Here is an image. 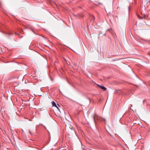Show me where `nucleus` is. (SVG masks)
Segmentation results:
<instances>
[{
    "label": "nucleus",
    "instance_id": "obj_4",
    "mask_svg": "<svg viewBox=\"0 0 150 150\" xmlns=\"http://www.w3.org/2000/svg\"><path fill=\"white\" fill-rule=\"evenodd\" d=\"M109 30H110V32L111 33H112V32H113V30H112V28H110V29H108L107 30H106V31H108Z\"/></svg>",
    "mask_w": 150,
    "mask_h": 150
},
{
    "label": "nucleus",
    "instance_id": "obj_2",
    "mask_svg": "<svg viewBox=\"0 0 150 150\" xmlns=\"http://www.w3.org/2000/svg\"><path fill=\"white\" fill-rule=\"evenodd\" d=\"M52 104L53 106H54L57 108L58 110H59L58 106L56 105L54 101H53L52 103Z\"/></svg>",
    "mask_w": 150,
    "mask_h": 150
},
{
    "label": "nucleus",
    "instance_id": "obj_8",
    "mask_svg": "<svg viewBox=\"0 0 150 150\" xmlns=\"http://www.w3.org/2000/svg\"><path fill=\"white\" fill-rule=\"evenodd\" d=\"M57 105L58 107H60V106L58 104H57Z\"/></svg>",
    "mask_w": 150,
    "mask_h": 150
},
{
    "label": "nucleus",
    "instance_id": "obj_5",
    "mask_svg": "<svg viewBox=\"0 0 150 150\" xmlns=\"http://www.w3.org/2000/svg\"><path fill=\"white\" fill-rule=\"evenodd\" d=\"M92 18H93V19L94 20L95 19V17L93 16H92Z\"/></svg>",
    "mask_w": 150,
    "mask_h": 150
},
{
    "label": "nucleus",
    "instance_id": "obj_7",
    "mask_svg": "<svg viewBox=\"0 0 150 150\" xmlns=\"http://www.w3.org/2000/svg\"><path fill=\"white\" fill-rule=\"evenodd\" d=\"M93 119H94V120L95 121V119L94 117H93Z\"/></svg>",
    "mask_w": 150,
    "mask_h": 150
},
{
    "label": "nucleus",
    "instance_id": "obj_10",
    "mask_svg": "<svg viewBox=\"0 0 150 150\" xmlns=\"http://www.w3.org/2000/svg\"><path fill=\"white\" fill-rule=\"evenodd\" d=\"M104 35H105V36H106V34H104Z\"/></svg>",
    "mask_w": 150,
    "mask_h": 150
},
{
    "label": "nucleus",
    "instance_id": "obj_6",
    "mask_svg": "<svg viewBox=\"0 0 150 150\" xmlns=\"http://www.w3.org/2000/svg\"><path fill=\"white\" fill-rule=\"evenodd\" d=\"M130 6H129V10H130Z\"/></svg>",
    "mask_w": 150,
    "mask_h": 150
},
{
    "label": "nucleus",
    "instance_id": "obj_3",
    "mask_svg": "<svg viewBox=\"0 0 150 150\" xmlns=\"http://www.w3.org/2000/svg\"><path fill=\"white\" fill-rule=\"evenodd\" d=\"M132 74H133L134 76L137 77V76L135 74L134 71H132Z\"/></svg>",
    "mask_w": 150,
    "mask_h": 150
},
{
    "label": "nucleus",
    "instance_id": "obj_9",
    "mask_svg": "<svg viewBox=\"0 0 150 150\" xmlns=\"http://www.w3.org/2000/svg\"><path fill=\"white\" fill-rule=\"evenodd\" d=\"M104 120L105 122L106 120H105V119H104Z\"/></svg>",
    "mask_w": 150,
    "mask_h": 150
},
{
    "label": "nucleus",
    "instance_id": "obj_11",
    "mask_svg": "<svg viewBox=\"0 0 150 150\" xmlns=\"http://www.w3.org/2000/svg\"><path fill=\"white\" fill-rule=\"evenodd\" d=\"M131 106L130 107V109H131Z\"/></svg>",
    "mask_w": 150,
    "mask_h": 150
},
{
    "label": "nucleus",
    "instance_id": "obj_1",
    "mask_svg": "<svg viewBox=\"0 0 150 150\" xmlns=\"http://www.w3.org/2000/svg\"><path fill=\"white\" fill-rule=\"evenodd\" d=\"M97 86H98V87H99L100 88H101L103 90V91H105L107 89V88L104 86H101L99 84H97Z\"/></svg>",
    "mask_w": 150,
    "mask_h": 150
}]
</instances>
